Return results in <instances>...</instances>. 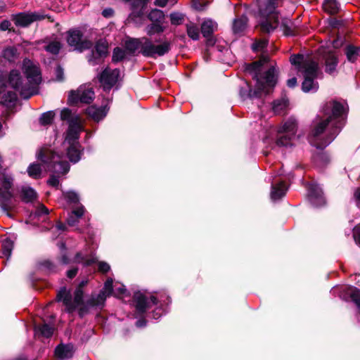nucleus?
I'll return each instance as SVG.
<instances>
[{"mask_svg":"<svg viewBox=\"0 0 360 360\" xmlns=\"http://www.w3.org/2000/svg\"><path fill=\"white\" fill-rule=\"evenodd\" d=\"M108 109L109 108H107V105L101 107L91 105L86 108V111L90 117L94 120L98 122L106 116Z\"/></svg>","mask_w":360,"mask_h":360,"instance_id":"obj_21","label":"nucleus"},{"mask_svg":"<svg viewBox=\"0 0 360 360\" xmlns=\"http://www.w3.org/2000/svg\"><path fill=\"white\" fill-rule=\"evenodd\" d=\"M288 106V101L285 98L275 101L273 103V110L276 114H280L283 112Z\"/></svg>","mask_w":360,"mask_h":360,"instance_id":"obj_39","label":"nucleus"},{"mask_svg":"<svg viewBox=\"0 0 360 360\" xmlns=\"http://www.w3.org/2000/svg\"><path fill=\"white\" fill-rule=\"evenodd\" d=\"M87 281H82L79 283V287L75 290L74 293V300L72 299V295L69 290H67L65 288H61L57 294V300L58 302H63L65 306V310L68 313H71L75 310L76 308L81 307L84 308L85 303L83 302L84 292L82 288L86 285Z\"/></svg>","mask_w":360,"mask_h":360,"instance_id":"obj_11","label":"nucleus"},{"mask_svg":"<svg viewBox=\"0 0 360 360\" xmlns=\"http://www.w3.org/2000/svg\"><path fill=\"white\" fill-rule=\"evenodd\" d=\"M57 230L63 231L66 229V225L63 223H58L55 227Z\"/></svg>","mask_w":360,"mask_h":360,"instance_id":"obj_61","label":"nucleus"},{"mask_svg":"<svg viewBox=\"0 0 360 360\" xmlns=\"http://www.w3.org/2000/svg\"><path fill=\"white\" fill-rule=\"evenodd\" d=\"M171 42L167 40L162 41L159 44H155L148 37H141L138 39H129L125 41V49L130 53H134L139 51L145 57L156 58L162 56L171 49Z\"/></svg>","mask_w":360,"mask_h":360,"instance_id":"obj_6","label":"nucleus"},{"mask_svg":"<svg viewBox=\"0 0 360 360\" xmlns=\"http://www.w3.org/2000/svg\"><path fill=\"white\" fill-rule=\"evenodd\" d=\"M60 119L68 124L65 141L62 144L63 149L66 152L65 154H59L58 152L57 154H52L50 162H47V170L53 172L47 183L49 186L56 188L59 186L60 176L69 172L70 165L66 161V158L70 162L76 163L81 159L82 154L79 139L83 127L80 117L72 113L68 108H64L60 112Z\"/></svg>","mask_w":360,"mask_h":360,"instance_id":"obj_1","label":"nucleus"},{"mask_svg":"<svg viewBox=\"0 0 360 360\" xmlns=\"http://www.w3.org/2000/svg\"><path fill=\"white\" fill-rule=\"evenodd\" d=\"M55 113L53 111H48L43 113L39 117V123L41 125L46 126L52 123Z\"/></svg>","mask_w":360,"mask_h":360,"instance_id":"obj_40","label":"nucleus"},{"mask_svg":"<svg viewBox=\"0 0 360 360\" xmlns=\"http://www.w3.org/2000/svg\"><path fill=\"white\" fill-rule=\"evenodd\" d=\"M19 56V53L15 46H8L2 51V57L9 62H15Z\"/></svg>","mask_w":360,"mask_h":360,"instance_id":"obj_26","label":"nucleus"},{"mask_svg":"<svg viewBox=\"0 0 360 360\" xmlns=\"http://www.w3.org/2000/svg\"><path fill=\"white\" fill-rule=\"evenodd\" d=\"M171 23L174 25H181L184 20V15L178 12H173L170 13Z\"/></svg>","mask_w":360,"mask_h":360,"instance_id":"obj_43","label":"nucleus"},{"mask_svg":"<svg viewBox=\"0 0 360 360\" xmlns=\"http://www.w3.org/2000/svg\"><path fill=\"white\" fill-rule=\"evenodd\" d=\"M39 18V15L36 13H21L15 15L13 18V20L17 26L27 27Z\"/></svg>","mask_w":360,"mask_h":360,"instance_id":"obj_20","label":"nucleus"},{"mask_svg":"<svg viewBox=\"0 0 360 360\" xmlns=\"http://www.w3.org/2000/svg\"><path fill=\"white\" fill-rule=\"evenodd\" d=\"M36 214L39 216L43 214H48L49 210L44 205H40L37 209Z\"/></svg>","mask_w":360,"mask_h":360,"instance_id":"obj_51","label":"nucleus"},{"mask_svg":"<svg viewBox=\"0 0 360 360\" xmlns=\"http://www.w3.org/2000/svg\"><path fill=\"white\" fill-rule=\"evenodd\" d=\"M247 20L245 16L235 19L233 24V32L236 34L242 32L246 27Z\"/></svg>","mask_w":360,"mask_h":360,"instance_id":"obj_33","label":"nucleus"},{"mask_svg":"<svg viewBox=\"0 0 360 360\" xmlns=\"http://www.w3.org/2000/svg\"><path fill=\"white\" fill-rule=\"evenodd\" d=\"M42 265L47 269L50 270V271H53V268H54V265L53 264L49 261V260H46V261H44L43 263H42Z\"/></svg>","mask_w":360,"mask_h":360,"instance_id":"obj_56","label":"nucleus"},{"mask_svg":"<svg viewBox=\"0 0 360 360\" xmlns=\"http://www.w3.org/2000/svg\"><path fill=\"white\" fill-rule=\"evenodd\" d=\"M73 353V346L71 345H60L55 349L56 356L61 360L71 358Z\"/></svg>","mask_w":360,"mask_h":360,"instance_id":"obj_24","label":"nucleus"},{"mask_svg":"<svg viewBox=\"0 0 360 360\" xmlns=\"http://www.w3.org/2000/svg\"><path fill=\"white\" fill-rule=\"evenodd\" d=\"M77 271H78L77 268H72L67 271V276L69 278H72L77 275Z\"/></svg>","mask_w":360,"mask_h":360,"instance_id":"obj_54","label":"nucleus"},{"mask_svg":"<svg viewBox=\"0 0 360 360\" xmlns=\"http://www.w3.org/2000/svg\"><path fill=\"white\" fill-rule=\"evenodd\" d=\"M102 14L104 17H111L113 14V10L111 8H105L103 11Z\"/></svg>","mask_w":360,"mask_h":360,"instance_id":"obj_57","label":"nucleus"},{"mask_svg":"<svg viewBox=\"0 0 360 360\" xmlns=\"http://www.w3.org/2000/svg\"><path fill=\"white\" fill-rule=\"evenodd\" d=\"M186 32L188 36L193 40L199 39V29L198 27L194 23H189L186 25Z\"/></svg>","mask_w":360,"mask_h":360,"instance_id":"obj_38","label":"nucleus"},{"mask_svg":"<svg viewBox=\"0 0 360 360\" xmlns=\"http://www.w3.org/2000/svg\"><path fill=\"white\" fill-rule=\"evenodd\" d=\"M355 197L356 199V205L359 208H360V187L356 189L355 192Z\"/></svg>","mask_w":360,"mask_h":360,"instance_id":"obj_58","label":"nucleus"},{"mask_svg":"<svg viewBox=\"0 0 360 360\" xmlns=\"http://www.w3.org/2000/svg\"><path fill=\"white\" fill-rule=\"evenodd\" d=\"M142 15V13L140 12V13H138L136 14H135L134 13H132L129 15V20H132V21H134V18L136 17H141Z\"/></svg>","mask_w":360,"mask_h":360,"instance_id":"obj_63","label":"nucleus"},{"mask_svg":"<svg viewBox=\"0 0 360 360\" xmlns=\"http://www.w3.org/2000/svg\"><path fill=\"white\" fill-rule=\"evenodd\" d=\"M259 15L262 18L260 21L261 29L263 32L270 33L279 25L278 15L276 8L278 0H256Z\"/></svg>","mask_w":360,"mask_h":360,"instance_id":"obj_7","label":"nucleus"},{"mask_svg":"<svg viewBox=\"0 0 360 360\" xmlns=\"http://www.w3.org/2000/svg\"><path fill=\"white\" fill-rule=\"evenodd\" d=\"M11 26V22L8 20H4L0 24V30L2 31L8 30Z\"/></svg>","mask_w":360,"mask_h":360,"instance_id":"obj_53","label":"nucleus"},{"mask_svg":"<svg viewBox=\"0 0 360 360\" xmlns=\"http://www.w3.org/2000/svg\"><path fill=\"white\" fill-rule=\"evenodd\" d=\"M108 46L105 42L98 41L96 42L94 49L91 51L87 56L88 61H95L93 58L94 55H98L96 59V63H101L103 62V58L107 56Z\"/></svg>","mask_w":360,"mask_h":360,"instance_id":"obj_19","label":"nucleus"},{"mask_svg":"<svg viewBox=\"0 0 360 360\" xmlns=\"http://www.w3.org/2000/svg\"><path fill=\"white\" fill-rule=\"evenodd\" d=\"M13 249V242L6 238L2 242V250L0 252V257H6L7 260L11 257Z\"/></svg>","mask_w":360,"mask_h":360,"instance_id":"obj_28","label":"nucleus"},{"mask_svg":"<svg viewBox=\"0 0 360 360\" xmlns=\"http://www.w3.org/2000/svg\"><path fill=\"white\" fill-rule=\"evenodd\" d=\"M291 26H292V22L290 20H288L287 18L283 20L281 27L283 28V32L285 35H293L294 34L293 31L291 29Z\"/></svg>","mask_w":360,"mask_h":360,"instance_id":"obj_44","label":"nucleus"},{"mask_svg":"<svg viewBox=\"0 0 360 360\" xmlns=\"http://www.w3.org/2000/svg\"><path fill=\"white\" fill-rule=\"evenodd\" d=\"M133 302L136 312L141 315L153 305L160 304L161 307L167 306L171 302V299L166 293H162L157 297L154 295L148 297L145 292L137 291L134 294Z\"/></svg>","mask_w":360,"mask_h":360,"instance_id":"obj_9","label":"nucleus"},{"mask_svg":"<svg viewBox=\"0 0 360 360\" xmlns=\"http://www.w3.org/2000/svg\"><path fill=\"white\" fill-rule=\"evenodd\" d=\"M166 313V309L163 307H158L153 311V318L155 320L160 319L162 314Z\"/></svg>","mask_w":360,"mask_h":360,"instance_id":"obj_48","label":"nucleus"},{"mask_svg":"<svg viewBox=\"0 0 360 360\" xmlns=\"http://www.w3.org/2000/svg\"><path fill=\"white\" fill-rule=\"evenodd\" d=\"M167 1L168 0H155V4L158 6L164 7L167 5Z\"/></svg>","mask_w":360,"mask_h":360,"instance_id":"obj_59","label":"nucleus"},{"mask_svg":"<svg viewBox=\"0 0 360 360\" xmlns=\"http://www.w3.org/2000/svg\"><path fill=\"white\" fill-rule=\"evenodd\" d=\"M58 152L52 151L46 148H41L37 153V159L41 161V165L33 163L27 168L30 176L37 179L40 177L42 169L47 170V162H50L52 154H57Z\"/></svg>","mask_w":360,"mask_h":360,"instance_id":"obj_13","label":"nucleus"},{"mask_svg":"<svg viewBox=\"0 0 360 360\" xmlns=\"http://www.w3.org/2000/svg\"><path fill=\"white\" fill-rule=\"evenodd\" d=\"M268 57L246 65L245 70L256 80L254 90L247 84V88L241 87L240 96L243 99L259 98L262 93L269 94L276 83L275 68L268 67Z\"/></svg>","mask_w":360,"mask_h":360,"instance_id":"obj_3","label":"nucleus"},{"mask_svg":"<svg viewBox=\"0 0 360 360\" xmlns=\"http://www.w3.org/2000/svg\"><path fill=\"white\" fill-rule=\"evenodd\" d=\"M120 74L119 69L112 70L107 67L98 75V81L105 91H110L117 84Z\"/></svg>","mask_w":360,"mask_h":360,"instance_id":"obj_14","label":"nucleus"},{"mask_svg":"<svg viewBox=\"0 0 360 360\" xmlns=\"http://www.w3.org/2000/svg\"><path fill=\"white\" fill-rule=\"evenodd\" d=\"M73 262L75 263L82 264L84 266H89L96 262V258L93 255H86L82 252H77Z\"/></svg>","mask_w":360,"mask_h":360,"instance_id":"obj_27","label":"nucleus"},{"mask_svg":"<svg viewBox=\"0 0 360 360\" xmlns=\"http://www.w3.org/2000/svg\"><path fill=\"white\" fill-rule=\"evenodd\" d=\"M113 280L108 278L105 282L103 288L98 294H92L86 301L84 308L79 309V315L82 316L91 307H103L108 296L112 295Z\"/></svg>","mask_w":360,"mask_h":360,"instance_id":"obj_12","label":"nucleus"},{"mask_svg":"<svg viewBox=\"0 0 360 360\" xmlns=\"http://www.w3.org/2000/svg\"><path fill=\"white\" fill-rule=\"evenodd\" d=\"M307 198L309 202L314 207H321L326 204V199L323 196L321 188L314 184L308 186Z\"/></svg>","mask_w":360,"mask_h":360,"instance_id":"obj_17","label":"nucleus"},{"mask_svg":"<svg viewBox=\"0 0 360 360\" xmlns=\"http://www.w3.org/2000/svg\"><path fill=\"white\" fill-rule=\"evenodd\" d=\"M165 30V27L160 24L153 22L146 27L145 31L148 36H152L155 33H162Z\"/></svg>","mask_w":360,"mask_h":360,"instance_id":"obj_37","label":"nucleus"},{"mask_svg":"<svg viewBox=\"0 0 360 360\" xmlns=\"http://www.w3.org/2000/svg\"><path fill=\"white\" fill-rule=\"evenodd\" d=\"M353 238L356 243L360 247V224L353 229Z\"/></svg>","mask_w":360,"mask_h":360,"instance_id":"obj_47","label":"nucleus"},{"mask_svg":"<svg viewBox=\"0 0 360 360\" xmlns=\"http://www.w3.org/2000/svg\"><path fill=\"white\" fill-rule=\"evenodd\" d=\"M287 190L288 188L283 181H280L276 184H271V191L270 194L271 200L276 201L282 198L285 196Z\"/></svg>","mask_w":360,"mask_h":360,"instance_id":"obj_23","label":"nucleus"},{"mask_svg":"<svg viewBox=\"0 0 360 360\" xmlns=\"http://www.w3.org/2000/svg\"><path fill=\"white\" fill-rule=\"evenodd\" d=\"M60 261H61L62 264H68L70 263V259L65 254H63L61 256Z\"/></svg>","mask_w":360,"mask_h":360,"instance_id":"obj_62","label":"nucleus"},{"mask_svg":"<svg viewBox=\"0 0 360 360\" xmlns=\"http://www.w3.org/2000/svg\"><path fill=\"white\" fill-rule=\"evenodd\" d=\"M323 8L330 14H335L339 11V4L336 0H324Z\"/></svg>","mask_w":360,"mask_h":360,"instance_id":"obj_35","label":"nucleus"},{"mask_svg":"<svg viewBox=\"0 0 360 360\" xmlns=\"http://www.w3.org/2000/svg\"><path fill=\"white\" fill-rule=\"evenodd\" d=\"M347 108L346 103L336 101H330L323 104L321 115L313 121L308 136L311 146L323 149L335 139L345 124Z\"/></svg>","mask_w":360,"mask_h":360,"instance_id":"obj_2","label":"nucleus"},{"mask_svg":"<svg viewBox=\"0 0 360 360\" xmlns=\"http://www.w3.org/2000/svg\"><path fill=\"white\" fill-rule=\"evenodd\" d=\"M324 59L325 71L326 73L333 75L336 72V68L338 64V56L335 51H323Z\"/></svg>","mask_w":360,"mask_h":360,"instance_id":"obj_18","label":"nucleus"},{"mask_svg":"<svg viewBox=\"0 0 360 360\" xmlns=\"http://www.w3.org/2000/svg\"><path fill=\"white\" fill-rule=\"evenodd\" d=\"M217 27V24L212 20H205L201 25V32L203 37L205 38L211 37Z\"/></svg>","mask_w":360,"mask_h":360,"instance_id":"obj_25","label":"nucleus"},{"mask_svg":"<svg viewBox=\"0 0 360 360\" xmlns=\"http://www.w3.org/2000/svg\"><path fill=\"white\" fill-rule=\"evenodd\" d=\"M126 57V51L120 48V47H116L114 51H113V53H112V60L113 62H119V61H121L124 58Z\"/></svg>","mask_w":360,"mask_h":360,"instance_id":"obj_42","label":"nucleus"},{"mask_svg":"<svg viewBox=\"0 0 360 360\" xmlns=\"http://www.w3.org/2000/svg\"><path fill=\"white\" fill-rule=\"evenodd\" d=\"M60 49L61 44L56 39L50 41L44 46V50L53 55H58Z\"/></svg>","mask_w":360,"mask_h":360,"instance_id":"obj_34","label":"nucleus"},{"mask_svg":"<svg viewBox=\"0 0 360 360\" xmlns=\"http://www.w3.org/2000/svg\"><path fill=\"white\" fill-rule=\"evenodd\" d=\"M94 98V91L92 88L80 86L76 91H71L68 100L71 103H89Z\"/></svg>","mask_w":360,"mask_h":360,"instance_id":"obj_16","label":"nucleus"},{"mask_svg":"<svg viewBox=\"0 0 360 360\" xmlns=\"http://www.w3.org/2000/svg\"><path fill=\"white\" fill-rule=\"evenodd\" d=\"M83 33L78 29H72L67 32V42L74 50L82 51L91 46V42L82 39Z\"/></svg>","mask_w":360,"mask_h":360,"instance_id":"obj_15","label":"nucleus"},{"mask_svg":"<svg viewBox=\"0 0 360 360\" xmlns=\"http://www.w3.org/2000/svg\"><path fill=\"white\" fill-rule=\"evenodd\" d=\"M37 198L35 191L29 186H24L21 189V198L25 202H32Z\"/></svg>","mask_w":360,"mask_h":360,"instance_id":"obj_29","label":"nucleus"},{"mask_svg":"<svg viewBox=\"0 0 360 360\" xmlns=\"http://www.w3.org/2000/svg\"><path fill=\"white\" fill-rule=\"evenodd\" d=\"M290 61L304 76L302 90L305 93L316 92L319 89V84L315 79L321 74L319 63L301 54L292 55Z\"/></svg>","mask_w":360,"mask_h":360,"instance_id":"obj_5","label":"nucleus"},{"mask_svg":"<svg viewBox=\"0 0 360 360\" xmlns=\"http://www.w3.org/2000/svg\"><path fill=\"white\" fill-rule=\"evenodd\" d=\"M34 329L36 333L40 334L43 337L47 338H50L53 335L54 330L53 326L47 323H44L41 326H35Z\"/></svg>","mask_w":360,"mask_h":360,"instance_id":"obj_31","label":"nucleus"},{"mask_svg":"<svg viewBox=\"0 0 360 360\" xmlns=\"http://www.w3.org/2000/svg\"><path fill=\"white\" fill-rule=\"evenodd\" d=\"M126 292L127 289L123 285H122V286L115 288L113 293L115 296L120 297L121 295H124Z\"/></svg>","mask_w":360,"mask_h":360,"instance_id":"obj_49","label":"nucleus"},{"mask_svg":"<svg viewBox=\"0 0 360 360\" xmlns=\"http://www.w3.org/2000/svg\"><path fill=\"white\" fill-rule=\"evenodd\" d=\"M214 44H215V41L212 38H211V37L207 38V42H206L207 46H212L214 45Z\"/></svg>","mask_w":360,"mask_h":360,"instance_id":"obj_64","label":"nucleus"},{"mask_svg":"<svg viewBox=\"0 0 360 360\" xmlns=\"http://www.w3.org/2000/svg\"><path fill=\"white\" fill-rule=\"evenodd\" d=\"M136 326L137 327L141 328L146 326V321L145 319H139L136 322Z\"/></svg>","mask_w":360,"mask_h":360,"instance_id":"obj_60","label":"nucleus"},{"mask_svg":"<svg viewBox=\"0 0 360 360\" xmlns=\"http://www.w3.org/2000/svg\"><path fill=\"white\" fill-rule=\"evenodd\" d=\"M22 69L27 82H24L18 70H13L8 75V85L23 98H29L36 94V88L41 82V74L38 65L27 58L23 60Z\"/></svg>","mask_w":360,"mask_h":360,"instance_id":"obj_4","label":"nucleus"},{"mask_svg":"<svg viewBox=\"0 0 360 360\" xmlns=\"http://www.w3.org/2000/svg\"><path fill=\"white\" fill-rule=\"evenodd\" d=\"M165 15L162 11L159 9H153L148 15V18L153 22L162 23L165 20Z\"/></svg>","mask_w":360,"mask_h":360,"instance_id":"obj_32","label":"nucleus"},{"mask_svg":"<svg viewBox=\"0 0 360 360\" xmlns=\"http://www.w3.org/2000/svg\"><path fill=\"white\" fill-rule=\"evenodd\" d=\"M344 290L350 296L352 302L355 303L357 308L360 310V290L353 286H349L345 287Z\"/></svg>","mask_w":360,"mask_h":360,"instance_id":"obj_30","label":"nucleus"},{"mask_svg":"<svg viewBox=\"0 0 360 360\" xmlns=\"http://www.w3.org/2000/svg\"><path fill=\"white\" fill-rule=\"evenodd\" d=\"M85 212V208L82 205L75 207L68 214L66 220L68 224L70 226H76L79 219L84 215Z\"/></svg>","mask_w":360,"mask_h":360,"instance_id":"obj_22","label":"nucleus"},{"mask_svg":"<svg viewBox=\"0 0 360 360\" xmlns=\"http://www.w3.org/2000/svg\"><path fill=\"white\" fill-rule=\"evenodd\" d=\"M56 77L57 81H62L63 79V69L60 66L56 68Z\"/></svg>","mask_w":360,"mask_h":360,"instance_id":"obj_52","label":"nucleus"},{"mask_svg":"<svg viewBox=\"0 0 360 360\" xmlns=\"http://www.w3.org/2000/svg\"><path fill=\"white\" fill-rule=\"evenodd\" d=\"M18 99L17 94L14 92H8L4 98L6 105L13 104Z\"/></svg>","mask_w":360,"mask_h":360,"instance_id":"obj_46","label":"nucleus"},{"mask_svg":"<svg viewBox=\"0 0 360 360\" xmlns=\"http://www.w3.org/2000/svg\"><path fill=\"white\" fill-rule=\"evenodd\" d=\"M63 195L65 198V199L67 200V202L69 203L76 204V203H78L79 201V198L78 194L73 191L64 192L63 193Z\"/></svg>","mask_w":360,"mask_h":360,"instance_id":"obj_41","label":"nucleus"},{"mask_svg":"<svg viewBox=\"0 0 360 360\" xmlns=\"http://www.w3.org/2000/svg\"><path fill=\"white\" fill-rule=\"evenodd\" d=\"M287 85L290 88H293L297 85V79L296 77H292L287 81Z\"/></svg>","mask_w":360,"mask_h":360,"instance_id":"obj_55","label":"nucleus"},{"mask_svg":"<svg viewBox=\"0 0 360 360\" xmlns=\"http://www.w3.org/2000/svg\"><path fill=\"white\" fill-rule=\"evenodd\" d=\"M13 176L5 171L0 176V207L9 216L8 212L17 205V199L13 191Z\"/></svg>","mask_w":360,"mask_h":360,"instance_id":"obj_8","label":"nucleus"},{"mask_svg":"<svg viewBox=\"0 0 360 360\" xmlns=\"http://www.w3.org/2000/svg\"><path fill=\"white\" fill-rule=\"evenodd\" d=\"M346 56L350 62H354L360 56V48L353 46H348L346 49Z\"/></svg>","mask_w":360,"mask_h":360,"instance_id":"obj_36","label":"nucleus"},{"mask_svg":"<svg viewBox=\"0 0 360 360\" xmlns=\"http://www.w3.org/2000/svg\"><path fill=\"white\" fill-rule=\"evenodd\" d=\"M110 269V265L104 262H101L98 264V270L101 272L106 273Z\"/></svg>","mask_w":360,"mask_h":360,"instance_id":"obj_50","label":"nucleus"},{"mask_svg":"<svg viewBox=\"0 0 360 360\" xmlns=\"http://www.w3.org/2000/svg\"><path fill=\"white\" fill-rule=\"evenodd\" d=\"M297 130V122L294 117H290L276 129L274 138L275 146L290 147Z\"/></svg>","mask_w":360,"mask_h":360,"instance_id":"obj_10","label":"nucleus"},{"mask_svg":"<svg viewBox=\"0 0 360 360\" xmlns=\"http://www.w3.org/2000/svg\"><path fill=\"white\" fill-rule=\"evenodd\" d=\"M267 46L266 40H259L252 44V49L254 51H262Z\"/></svg>","mask_w":360,"mask_h":360,"instance_id":"obj_45","label":"nucleus"}]
</instances>
